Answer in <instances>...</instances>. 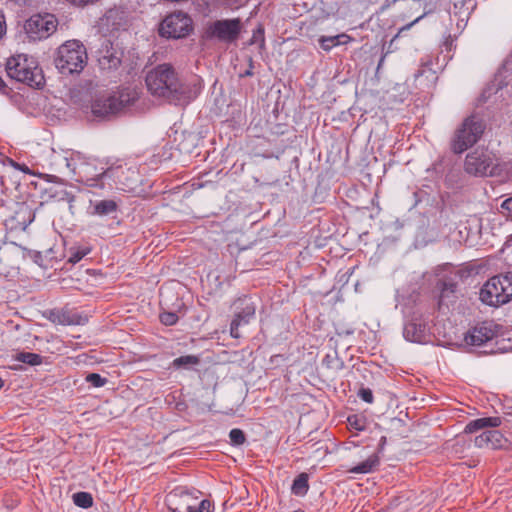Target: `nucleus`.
I'll list each match as a JSON object with an SVG mask.
<instances>
[{
    "mask_svg": "<svg viewBox=\"0 0 512 512\" xmlns=\"http://www.w3.org/2000/svg\"><path fill=\"white\" fill-rule=\"evenodd\" d=\"M148 91L156 97L170 103L186 105L194 100L201 90V84L195 80H182L171 64H159L150 69L145 76Z\"/></svg>",
    "mask_w": 512,
    "mask_h": 512,
    "instance_id": "obj_1",
    "label": "nucleus"
},
{
    "mask_svg": "<svg viewBox=\"0 0 512 512\" xmlns=\"http://www.w3.org/2000/svg\"><path fill=\"white\" fill-rule=\"evenodd\" d=\"M58 164L77 176V181L89 186H96L97 181L106 179V168L94 158H87L80 152H71L69 155H58Z\"/></svg>",
    "mask_w": 512,
    "mask_h": 512,
    "instance_id": "obj_2",
    "label": "nucleus"
},
{
    "mask_svg": "<svg viewBox=\"0 0 512 512\" xmlns=\"http://www.w3.org/2000/svg\"><path fill=\"white\" fill-rule=\"evenodd\" d=\"M5 70L9 78L30 87L40 88L45 83L42 69L37 61L26 54L9 57L6 60Z\"/></svg>",
    "mask_w": 512,
    "mask_h": 512,
    "instance_id": "obj_3",
    "label": "nucleus"
},
{
    "mask_svg": "<svg viewBox=\"0 0 512 512\" xmlns=\"http://www.w3.org/2000/svg\"><path fill=\"white\" fill-rule=\"evenodd\" d=\"M87 59L85 46L78 40H69L57 49L54 63L57 70L67 76L80 73Z\"/></svg>",
    "mask_w": 512,
    "mask_h": 512,
    "instance_id": "obj_4",
    "label": "nucleus"
},
{
    "mask_svg": "<svg viewBox=\"0 0 512 512\" xmlns=\"http://www.w3.org/2000/svg\"><path fill=\"white\" fill-rule=\"evenodd\" d=\"M137 100V93L129 88L121 89L112 94H103L96 97L91 104L94 116L108 118L121 112Z\"/></svg>",
    "mask_w": 512,
    "mask_h": 512,
    "instance_id": "obj_5",
    "label": "nucleus"
},
{
    "mask_svg": "<svg viewBox=\"0 0 512 512\" xmlns=\"http://www.w3.org/2000/svg\"><path fill=\"white\" fill-rule=\"evenodd\" d=\"M479 298L484 304L494 307L509 303L512 300V273L489 278L481 287Z\"/></svg>",
    "mask_w": 512,
    "mask_h": 512,
    "instance_id": "obj_6",
    "label": "nucleus"
},
{
    "mask_svg": "<svg viewBox=\"0 0 512 512\" xmlns=\"http://www.w3.org/2000/svg\"><path fill=\"white\" fill-rule=\"evenodd\" d=\"M486 125L483 119L477 115L466 117L455 130L451 140V149L456 154H461L475 145L482 137Z\"/></svg>",
    "mask_w": 512,
    "mask_h": 512,
    "instance_id": "obj_7",
    "label": "nucleus"
},
{
    "mask_svg": "<svg viewBox=\"0 0 512 512\" xmlns=\"http://www.w3.org/2000/svg\"><path fill=\"white\" fill-rule=\"evenodd\" d=\"M465 171L474 176H494L499 174V160L488 149L477 148L468 153L464 163Z\"/></svg>",
    "mask_w": 512,
    "mask_h": 512,
    "instance_id": "obj_8",
    "label": "nucleus"
},
{
    "mask_svg": "<svg viewBox=\"0 0 512 512\" xmlns=\"http://www.w3.org/2000/svg\"><path fill=\"white\" fill-rule=\"evenodd\" d=\"M192 31V20L183 12H174L167 15L159 27L162 37L179 39L186 37Z\"/></svg>",
    "mask_w": 512,
    "mask_h": 512,
    "instance_id": "obj_9",
    "label": "nucleus"
},
{
    "mask_svg": "<svg viewBox=\"0 0 512 512\" xmlns=\"http://www.w3.org/2000/svg\"><path fill=\"white\" fill-rule=\"evenodd\" d=\"M201 492L185 486L175 487L166 496V504L172 512H191Z\"/></svg>",
    "mask_w": 512,
    "mask_h": 512,
    "instance_id": "obj_10",
    "label": "nucleus"
},
{
    "mask_svg": "<svg viewBox=\"0 0 512 512\" xmlns=\"http://www.w3.org/2000/svg\"><path fill=\"white\" fill-rule=\"evenodd\" d=\"M57 24V19L52 14H35L26 21L24 28L30 39L42 40L56 31Z\"/></svg>",
    "mask_w": 512,
    "mask_h": 512,
    "instance_id": "obj_11",
    "label": "nucleus"
},
{
    "mask_svg": "<svg viewBox=\"0 0 512 512\" xmlns=\"http://www.w3.org/2000/svg\"><path fill=\"white\" fill-rule=\"evenodd\" d=\"M242 31V23L239 18L216 20L206 29V36L221 42H235Z\"/></svg>",
    "mask_w": 512,
    "mask_h": 512,
    "instance_id": "obj_12",
    "label": "nucleus"
},
{
    "mask_svg": "<svg viewBox=\"0 0 512 512\" xmlns=\"http://www.w3.org/2000/svg\"><path fill=\"white\" fill-rule=\"evenodd\" d=\"M106 179L112 180L121 190H131L138 181V173L127 164H115L106 168Z\"/></svg>",
    "mask_w": 512,
    "mask_h": 512,
    "instance_id": "obj_13",
    "label": "nucleus"
},
{
    "mask_svg": "<svg viewBox=\"0 0 512 512\" xmlns=\"http://www.w3.org/2000/svg\"><path fill=\"white\" fill-rule=\"evenodd\" d=\"M236 308L241 309L237 311L234 319L230 324V334L234 338H239V327L246 325L255 316L256 306L250 298L238 299L236 302Z\"/></svg>",
    "mask_w": 512,
    "mask_h": 512,
    "instance_id": "obj_14",
    "label": "nucleus"
},
{
    "mask_svg": "<svg viewBox=\"0 0 512 512\" xmlns=\"http://www.w3.org/2000/svg\"><path fill=\"white\" fill-rule=\"evenodd\" d=\"M498 334V325L493 322H483L470 329L464 337L466 345L482 346L493 340Z\"/></svg>",
    "mask_w": 512,
    "mask_h": 512,
    "instance_id": "obj_15",
    "label": "nucleus"
},
{
    "mask_svg": "<svg viewBox=\"0 0 512 512\" xmlns=\"http://www.w3.org/2000/svg\"><path fill=\"white\" fill-rule=\"evenodd\" d=\"M122 52L114 48L110 42H107L99 52L98 63L101 70L112 71L118 69L121 65Z\"/></svg>",
    "mask_w": 512,
    "mask_h": 512,
    "instance_id": "obj_16",
    "label": "nucleus"
},
{
    "mask_svg": "<svg viewBox=\"0 0 512 512\" xmlns=\"http://www.w3.org/2000/svg\"><path fill=\"white\" fill-rule=\"evenodd\" d=\"M504 442H506V439L504 438L503 434L498 430L483 431L474 440V444L476 447L491 449H498L503 447Z\"/></svg>",
    "mask_w": 512,
    "mask_h": 512,
    "instance_id": "obj_17",
    "label": "nucleus"
},
{
    "mask_svg": "<svg viewBox=\"0 0 512 512\" xmlns=\"http://www.w3.org/2000/svg\"><path fill=\"white\" fill-rule=\"evenodd\" d=\"M403 335L406 340L414 343H422L426 338V326L420 322L410 321L405 324Z\"/></svg>",
    "mask_w": 512,
    "mask_h": 512,
    "instance_id": "obj_18",
    "label": "nucleus"
},
{
    "mask_svg": "<svg viewBox=\"0 0 512 512\" xmlns=\"http://www.w3.org/2000/svg\"><path fill=\"white\" fill-rule=\"evenodd\" d=\"M502 423L499 417H484L470 421L464 429L465 433H475L480 429L484 428H495L500 426Z\"/></svg>",
    "mask_w": 512,
    "mask_h": 512,
    "instance_id": "obj_19",
    "label": "nucleus"
},
{
    "mask_svg": "<svg viewBox=\"0 0 512 512\" xmlns=\"http://www.w3.org/2000/svg\"><path fill=\"white\" fill-rule=\"evenodd\" d=\"M47 318L59 325H72L76 323L74 316L65 309H51L48 311Z\"/></svg>",
    "mask_w": 512,
    "mask_h": 512,
    "instance_id": "obj_20",
    "label": "nucleus"
},
{
    "mask_svg": "<svg viewBox=\"0 0 512 512\" xmlns=\"http://www.w3.org/2000/svg\"><path fill=\"white\" fill-rule=\"evenodd\" d=\"M380 459L377 454L370 455L365 461L359 463L358 465L350 468L348 470L349 473L352 474H367L374 471V469L379 465Z\"/></svg>",
    "mask_w": 512,
    "mask_h": 512,
    "instance_id": "obj_21",
    "label": "nucleus"
},
{
    "mask_svg": "<svg viewBox=\"0 0 512 512\" xmlns=\"http://www.w3.org/2000/svg\"><path fill=\"white\" fill-rule=\"evenodd\" d=\"M118 208L114 200H100L92 205V210L89 212L91 215L106 216L116 212Z\"/></svg>",
    "mask_w": 512,
    "mask_h": 512,
    "instance_id": "obj_22",
    "label": "nucleus"
},
{
    "mask_svg": "<svg viewBox=\"0 0 512 512\" xmlns=\"http://www.w3.org/2000/svg\"><path fill=\"white\" fill-rule=\"evenodd\" d=\"M34 218V211L25 204H22L15 212V219L24 230L33 222Z\"/></svg>",
    "mask_w": 512,
    "mask_h": 512,
    "instance_id": "obj_23",
    "label": "nucleus"
},
{
    "mask_svg": "<svg viewBox=\"0 0 512 512\" xmlns=\"http://www.w3.org/2000/svg\"><path fill=\"white\" fill-rule=\"evenodd\" d=\"M350 41V36L347 34H339L335 36H321L319 39L320 46L325 51L331 50L333 47H336L341 44H346Z\"/></svg>",
    "mask_w": 512,
    "mask_h": 512,
    "instance_id": "obj_24",
    "label": "nucleus"
},
{
    "mask_svg": "<svg viewBox=\"0 0 512 512\" xmlns=\"http://www.w3.org/2000/svg\"><path fill=\"white\" fill-rule=\"evenodd\" d=\"M309 476L307 473L299 474L293 481L291 491L294 495L303 497L309 490Z\"/></svg>",
    "mask_w": 512,
    "mask_h": 512,
    "instance_id": "obj_25",
    "label": "nucleus"
},
{
    "mask_svg": "<svg viewBox=\"0 0 512 512\" xmlns=\"http://www.w3.org/2000/svg\"><path fill=\"white\" fill-rule=\"evenodd\" d=\"M15 359L21 363H25L30 366H38L43 363V357L39 354L32 352L17 353Z\"/></svg>",
    "mask_w": 512,
    "mask_h": 512,
    "instance_id": "obj_26",
    "label": "nucleus"
},
{
    "mask_svg": "<svg viewBox=\"0 0 512 512\" xmlns=\"http://www.w3.org/2000/svg\"><path fill=\"white\" fill-rule=\"evenodd\" d=\"M73 502L81 508H90L93 505V497L88 492H77L73 494Z\"/></svg>",
    "mask_w": 512,
    "mask_h": 512,
    "instance_id": "obj_27",
    "label": "nucleus"
},
{
    "mask_svg": "<svg viewBox=\"0 0 512 512\" xmlns=\"http://www.w3.org/2000/svg\"><path fill=\"white\" fill-rule=\"evenodd\" d=\"M199 361V358L195 355H185L175 358L172 364L176 368H187L189 366L197 365Z\"/></svg>",
    "mask_w": 512,
    "mask_h": 512,
    "instance_id": "obj_28",
    "label": "nucleus"
},
{
    "mask_svg": "<svg viewBox=\"0 0 512 512\" xmlns=\"http://www.w3.org/2000/svg\"><path fill=\"white\" fill-rule=\"evenodd\" d=\"M230 443L234 446H240L245 443L246 436L241 429L234 428L229 433Z\"/></svg>",
    "mask_w": 512,
    "mask_h": 512,
    "instance_id": "obj_29",
    "label": "nucleus"
},
{
    "mask_svg": "<svg viewBox=\"0 0 512 512\" xmlns=\"http://www.w3.org/2000/svg\"><path fill=\"white\" fill-rule=\"evenodd\" d=\"M86 381L94 387H102L107 383V379L97 373L88 374L86 376Z\"/></svg>",
    "mask_w": 512,
    "mask_h": 512,
    "instance_id": "obj_30",
    "label": "nucleus"
},
{
    "mask_svg": "<svg viewBox=\"0 0 512 512\" xmlns=\"http://www.w3.org/2000/svg\"><path fill=\"white\" fill-rule=\"evenodd\" d=\"M160 321L166 326H172L178 321V316L174 312H164L160 314Z\"/></svg>",
    "mask_w": 512,
    "mask_h": 512,
    "instance_id": "obj_31",
    "label": "nucleus"
},
{
    "mask_svg": "<svg viewBox=\"0 0 512 512\" xmlns=\"http://www.w3.org/2000/svg\"><path fill=\"white\" fill-rule=\"evenodd\" d=\"M211 502L207 499L198 500L191 512H211Z\"/></svg>",
    "mask_w": 512,
    "mask_h": 512,
    "instance_id": "obj_32",
    "label": "nucleus"
},
{
    "mask_svg": "<svg viewBox=\"0 0 512 512\" xmlns=\"http://www.w3.org/2000/svg\"><path fill=\"white\" fill-rule=\"evenodd\" d=\"M260 43L261 46L264 45L265 39H264V28L262 25H259L257 29L253 32L252 38L250 43Z\"/></svg>",
    "mask_w": 512,
    "mask_h": 512,
    "instance_id": "obj_33",
    "label": "nucleus"
},
{
    "mask_svg": "<svg viewBox=\"0 0 512 512\" xmlns=\"http://www.w3.org/2000/svg\"><path fill=\"white\" fill-rule=\"evenodd\" d=\"M500 212L506 218H512V197L507 198L502 202L500 206Z\"/></svg>",
    "mask_w": 512,
    "mask_h": 512,
    "instance_id": "obj_34",
    "label": "nucleus"
},
{
    "mask_svg": "<svg viewBox=\"0 0 512 512\" xmlns=\"http://www.w3.org/2000/svg\"><path fill=\"white\" fill-rule=\"evenodd\" d=\"M89 253V249L76 250L71 252L69 256V262L72 264L78 263L84 256Z\"/></svg>",
    "mask_w": 512,
    "mask_h": 512,
    "instance_id": "obj_35",
    "label": "nucleus"
},
{
    "mask_svg": "<svg viewBox=\"0 0 512 512\" xmlns=\"http://www.w3.org/2000/svg\"><path fill=\"white\" fill-rule=\"evenodd\" d=\"M358 396L360 399L365 401L366 403H372L373 402V393L370 388H361L358 391Z\"/></svg>",
    "mask_w": 512,
    "mask_h": 512,
    "instance_id": "obj_36",
    "label": "nucleus"
},
{
    "mask_svg": "<svg viewBox=\"0 0 512 512\" xmlns=\"http://www.w3.org/2000/svg\"><path fill=\"white\" fill-rule=\"evenodd\" d=\"M221 5L236 9L242 5L244 0H216Z\"/></svg>",
    "mask_w": 512,
    "mask_h": 512,
    "instance_id": "obj_37",
    "label": "nucleus"
},
{
    "mask_svg": "<svg viewBox=\"0 0 512 512\" xmlns=\"http://www.w3.org/2000/svg\"><path fill=\"white\" fill-rule=\"evenodd\" d=\"M348 422H349L350 426H352L356 430L360 431V430L364 429L363 424L360 422V420L358 419V417L356 415L349 416Z\"/></svg>",
    "mask_w": 512,
    "mask_h": 512,
    "instance_id": "obj_38",
    "label": "nucleus"
},
{
    "mask_svg": "<svg viewBox=\"0 0 512 512\" xmlns=\"http://www.w3.org/2000/svg\"><path fill=\"white\" fill-rule=\"evenodd\" d=\"M11 164H12V166H13L15 169H17V170H20V171H22V172H24V173H26V174H30V173H31V172H30V169H29V168H28V166H27V165H25V164H20V163H17V162H15V161H11Z\"/></svg>",
    "mask_w": 512,
    "mask_h": 512,
    "instance_id": "obj_39",
    "label": "nucleus"
},
{
    "mask_svg": "<svg viewBox=\"0 0 512 512\" xmlns=\"http://www.w3.org/2000/svg\"><path fill=\"white\" fill-rule=\"evenodd\" d=\"M5 32H6L5 18H4L2 11L0 10V38L5 34Z\"/></svg>",
    "mask_w": 512,
    "mask_h": 512,
    "instance_id": "obj_40",
    "label": "nucleus"
},
{
    "mask_svg": "<svg viewBox=\"0 0 512 512\" xmlns=\"http://www.w3.org/2000/svg\"><path fill=\"white\" fill-rule=\"evenodd\" d=\"M58 193H56L54 196H57ZM65 198H68L69 202H71L73 200V196L70 197V195L67 193L66 190H61L59 192V199L60 200H64Z\"/></svg>",
    "mask_w": 512,
    "mask_h": 512,
    "instance_id": "obj_41",
    "label": "nucleus"
},
{
    "mask_svg": "<svg viewBox=\"0 0 512 512\" xmlns=\"http://www.w3.org/2000/svg\"><path fill=\"white\" fill-rule=\"evenodd\" d=\"M422 18H423V15H422V16H420V17H418V18H416L413 22H411L410 24H408V25H406L405 27H403V30H404V29H409L411 26H413L415 23H417V22H418L420 19H422Z\"/></svg>",
    "mask_w": 512,
    "mask_h": 512,
    "instance_id": "obj_42",
    "label": "nucleus"
},
{
    "mask_svg": "<svg viewBox=\"0 0 512 512\" xmlns=\"http://www.w3.org/2000/svg\"><path fill=\"white\" fill-rule=\"evenodd\" d=\"M14 1L19 4L27 5V4H30L33 0H14Z\"/></svg>",
    "mask_w": 512,
    "mask_h": 512,
    "instance_id": "obj_43",
    "label": "nucleus"
},
{
    "mask_svg": "<svg viewBox=\"0 0 512 512\" xmlns=\"http://www.w3.org/2000/svg\"><path fill=\"white\" fill-rule=\"evenodd\" d=\"M6 88V84L3 79L0 77V91H4Z\"/></svg>",
    "mask_w": 512,
    "mask_h": 512,
    "instance_id": "obj_44",
    "label": "nucleus"
},
{
    "mask_svg": "<svg viewBox=\"0 0 512 512\" xmlns=\"http://www.w3.org/2000/svg\"><path fill=\"white\" fill-rule=\"evenodd\" d=\"M4 381L0 378V389L3 387Z\"/></svg>",
    "mask_w": 512,
    "mask_h": 512,
    "instance_id": "obj_45",
    "label": "nucleus"
},
{
    "mask_svg": "<svg viewBox=\"0 0 512 512\" xmlns=\"http://www.w3.org/2000/svg\"><path fill=\"white\" fill-rule=\"evenodd\" d=\"M385 441H386V438H385V437H382V438H381V444H384V443H385Z\"/></svg>",
    "mask_w": 512,
    "mask_h": 512,
    "instance_id": "obj_46",
    "label": "nucleus"
},
{
    "mask_svg": "<svg viewBox=\"0 0 512 512\" xmlns=\"http://www.w3.org/2000/svg\"><path fill=\"white\" fill-rule=\"evenodd\" d=\"M20 368H21L20 366L19 367L18 366L12 367V369H14V370H17V369H20Z\"/></svg>",
    "mask_w": 512,
    "mask_h": 512,
    "instance_id": "obj_47",
    "label": "nucleus"
},
{
    "mask_svg": "<svg viewBox=\"0 0 512 512\" xmlns=\"http://www.w3.org/2000/svg\"><path fill=\"white\" fill-rule=\"evenodd\" d=\"M251 71H246L245 75H251Z\"/></svg>",
    "mask_w": 512,
    "mask_h": 512,
    "instance_id": "obj_48",
    "label": "nucleus"
}]
</instances>
